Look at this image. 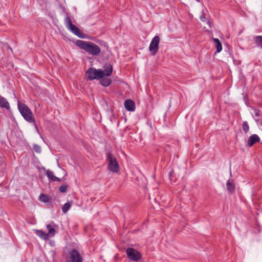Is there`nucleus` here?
<instances>
[{
	"label": "nucleus",
	"instance_id": "39448f33",
	"mask_svg": "<svg viewBox=\"0 0 262 262\" xmlns=\"http://www.w3.org/2000/svg\"><path fill=\"white\" fill-rule=\"evenodd\" d=\"M64 23L67 28L75 35L81 38H83L84 37L83 35L81 32L80 29L72 24L70 17L68 16H67L64 18Z\"/></svg>",
	"mask_w": 262,
	"mask_h": 262
},
{
	"label": "nucleus",
	"instance_id": "a211bd4d",
	"mask_svg": "<svg viewBox=\"0 0 262 262\" xmlns=\"http://www.w3.org/2000/svg\"><path fill=\"white\" fill-rule=\"evenodd\" d=\"M73 204V201H68V202L66 203L63 206L62 208V211L63 213H67L69 209L70 208L71 206H72Z\"/></svg>",
	"mask_w": 262,
	"mask_h": 262
},
{
	"label": "nucleus",
	"instance_id": "2f4dec72",
	"mask_svg": "<svg viewBox=\"0 0 262 262\" xmlns=\"http://www.w3.org/2000/svg\"><path fill=\"white\" fill-rule=\"evenodd\" d=\"M261 144H262V141H261Z\"/></svg>",
	"mask_w": 262,
	"mask_h": 262
},
{
	"label": "nucleus",
	"instance_id": "c756f323",
	"mask_svg": "<svg viewBox=\"0 0 262 262\" xmlns=\"http://www.w3.org/2000/svg\"><path fill=\"white\" fill-rule=\"evenodd\" d=\"M258 115H259V114H258V113H256L255 114V116H258Z\"/></svg>",
	"mask_w": 262,
	"mask_h": 262
},
{
	"label": "nucleus",
	"instance_id": "dca6fc26",
	"mask_svg": "<svg viewBox=\"0 0 262 262\" xmlns=\"http://www.w3.org/2000/svg\"><path fill=\"white\" fill-rule=\"evenodd\" d=\"M36 234L39 236L41 238L44 240H48L49 239L48 234L42 230H36L35 231Z\"/></svg>",
	"mask_w": 262,
	"mask_h": 262
},
{
	"label": "nucleus",
	"instance_id": "b1692460",
	"mask_svg": "<svg viewBox=\"0 0 262 262\" xmlns=\"http://www.w3.org/2000/svg\"><path fill=\"white\" fill-rule=\"evenodd\" d=\"M68 187V185H62L59 187V190L60 192L63 193L67 191Z\"/></svg>",
	"mask_w": 262,
	"mask_h": 262
},
{
	"label": "nucleus",
	"instance_id": "cd10ccee",
	"mask_svg": "<svg viewBox=\"0 0 262 262\" xmlns=\"http://www.w3.org/2000/svg\"><path fill=\"white\" fill-rule=\"evenodd\" d=\"M94 198H90V200H91L92 202H93V201H94Z\"/></svg>",
	"mask_w": 262,
	"mask_h": 262
},
{
	"label": "nucleus",
	"instance_id": "9d476101",
	"mask_svg": "<svg viewBox=\"0 0 262 262\" xmlns=\"http://www.w3.org/2000/svg\"><path fill=\"white\" fill-rule=\"evenodd\" d=\"M124 106L127 111L130 112L134 111L136 108L134 101L130 99H127L125 101Z\"/></svg>",
	"mask_w": 262,
	"mask_h": 262
},
{
	"label": "nucleus",
	"instance_id": "7ed1b4c3",
	"mask_svg": "<svg viewBox=\"0 0 262 262\" xmlns=\"http://www.w3.org/2000/svg\"><path fill=\"white\" fill-rule=\"evenodd\" d=\"M106 159L108 163V170L114 173H118L120 166L116 157L110 151L106 153Z\"/></svg>",
	"mask_w": 262,
	"mask_h": 262
},
{
	"label": "nucleus",
	"instance_id": "bb28decb",
	"mask_svg": "<svg viewBox=\"0 0 262 262\" xmlns=\"http://www.w3.org/2000/svg\"><path fill=\"white\" fill-rule=\"evenodd\" d=\"M39 196H48L43 193H40Z\"/></svg>",
	"mask_w": 262,
	"mask_h": 262
},
{
	"label": "nucleus",
	"instance_id": "1a4fd4ad",
	"mask_svg": "<svg viewBox=\"0 0 262 262\" xmlns=\"http://www.w3.org/2000/svg\"><path fill=\"white\" fill-rule=\"evenodd\" d=\"M259 141L260 138L256 134H253L249 137L247 140V145L249 147H251L255 143L259 142Z\"/></svg>",
	"mask_w": 262,
	"mask_h": 262
},
{
	"label": "nucleus",
	"instance_id": "a878e982",
	"mask_svg": "<svg viewBox=\"0 0 262 262\" xmlns=\"http://www.w3.org/2000/svg\"><path fill=\"white\" fill-rule=\"evenodd\" d=\"M200 19L202 21H206L207 20V18L205 17L204 15L202 14L200 16Z\"/></svg>",
	"mask_w": 262,
	"mask_h": 262
},
{
	"label": "nucleus",
	"instance_id": "7c9ffc66",
	"mask_svg": "<svg viewBox=\"0 0 262 262\" xmlns=\"http://www.w3.org/2000/svg\"><path fill=\"white\" fill-rule=\"evenodd\" d=\"M171 175H172V172H170L169 173V177H170Z\"/></svg>",
	"mask_w": 262,
	"mask_h": 262
},
{
	"label": "nucleus",
	"instance_id": "4468645a",
	"mask_svg": "<svg viewBox=\"0 0 262 262\" xmlns=\"http://www.w3.org/2000/svg\"><path fill=\"white\" fill-rule=\"evenodd\" d=\"M226 186L228 190L230 193V194H232V193L235 191V184L233 182V180H228L226 183Z\"/></svg>",
	"mask_w": 262,
	"mask_h": 262
},
{
	"label": "nucleus",
	"instance_id": "ddd939ff",
	"mask_svg": "<svg viewBox=\"0 0 262 262\" xmlns=\"http://www.w3.org/2000/svg\"><path fill=\"white\" fill-rule=\"evenodd\" d=\"M0 107L5 108L6 110H9L10 108V106L7 100L0 95Z\"/></svg>",
	"mask_w": 262,
	"mask_h": 262
},
{
	"label": "nucleus",
	"instance_id": "c85d7f7f",
	"mask_svg": "<svg viewBox=\"0 0 262 262\" xmlns=\"http://www.w3.org/2000/svg\"><path fill=\"white\" fill-rule=\"evenodd\" d=\"M154 201L156 202H157L158 201L157 200V198H154Z\"/></svg>",
	"mask_w": 262,
	"mask_h": 262
},
{
	"label": "nucleus",
	"instance_id": "20e7f679",
	"mask_svg": "<svg viewBox=\"0 0 262 262\" xmlns=\"http://www.w3.org/2000/svg\"><path fill=\"white\" fill-rule=\"evenodd\" d=\"M104 75L102 69H96L92 67L89 68L85 72V75L90 80L100 79L104 77Z\"/></svg>",
	"mask_w": 262,
	"mask_h": 262
},
{
	"label": "nucleus",
	"instance_id": "6e6552de",
	"mask_svg": "<svg viewBox=\"0 0 262 262\" xmlns=\"http://www.w3.org/2000/svg\"><path fill=\"white\" fill-rule=\"evenodd\" d=\"M160 38L158 36H155L149 45V50L152 55H155L158 52Z\"/></svg>",
	"mask_w": 262,
	"mask_h": 262
},
{
	"label": "nucleus",
	"instance_id": "2eb2a0df",
	"mask_svg": "<svg viewBox=\"0 0 262 262\" xmlns=\"http://www.w3.org/2000/svg\"><path fill=\"white\" fill-rule=\"evenodd\" d=\"M112 81L110 78H104V77L101 78L100 81V84L105 87L109 86L112 83Z\"/></svg>",
	"mask_w": 262,
	"mask_h": 262
},
{
	"label": "nucleus",
	"instance_id": "0eeeda50",
	"mask_svg": "<svg viewBox=\"0 0 262 262\" xmlns=\"http://www.w3.org/2000/svg\"><path fill=\"white\" fill-rule=\"evenodd\" d=\"M127 257L132 260L137 261L142 258V254L132 248H128L126 251Z\"/></svg>",
	"mask_w": 262,
	"mask_h": 262
},
{
	"label": "nucleus",
	"instance_id": "f3484780",
	"mask_svg": "<svg viewBox=\"0 0 262 262\" xmlns=\"http://www.w3.org/2000/svg\"><path fill=\"white\" fill-rule=\"evenodd\" d=\"M213 40L216 48V52L217 53L220 52L222 50V45L221 41L219 39L215 38L213 39Z\"/></svg>",
	"mask_w": 262,
	"mask_h": 262
},
{
	"label": "nucleus",
	"instance_id": "6ab92c4d",
	"mask_svg": "<svg viewBox=\"0 0 262 262\" xmlns=\"http://www.w3.org/2000/svg\"><path fill=\"white\" fill-rule=\"evenodd\" d=\"M254 40L256 46L262 48V36H256Z\"/></svg>",
	"mask_w": 262,
	"mask_h": 262
},
{
	"label": "nucleus",
	"instance_id": "423d86ee",
	"mask_svg": "<svg viewBox=\"0 0 262 262\" xmlns=\"http://www.w3.org/2000/svg\"><path fill=\"white\" fill-rule=\"evenodd\" d=\"M83 258L80 253L76 249H72L67 258V262H82Z\"/></svg>",
	"mask_w": 262,
	"mask_h": 262
},
{
	"label": "nucleus",
	"instance_id": "f257e3e1",
	"mask_svg": "<svg viewBox=\"0 0 262 262\" xmlns=\"http://www.w3.org/2000/svg\"><path fill=\"white\" fill-rule=\"evenodd\" d=\"M75 45L92 56H97L101 52L100 47L93 42L77 40Z\"/></svg>",
	"mask_w": 262,
	"mask_h": 262
},
{
	"label": "nucleus",
	"instance_id": "4be33fe9",
	"mask_svg": "<svg viewBox=\"0 0 262 262\" xmlns=\"http://www.w3.org/2000/svg\"><path fill=\"white\" fill-rule=\"evenodd\" d=\"M34 150L37 153H40L41 151V147L39 145L34 144L33 147Z\"/></svg>",
	"mask_w": 262,
	"mask_h": 262
},
{
	"label": "nucleus",
	"instance_id": "f8f14e48",
	"mask_svg": "<svg viewBox=\"0 0 262 262\" xmlns=\"http://www.w3.org/2000/svg\"><path fill=\"white\" fill-rule=\"evenodd\" d=\"M46 176H47L49 181H51V182H55V181L60 182L61 181L60 179L55 176L54 175L53 172L50 170H48L46 171Z\"/></svg>",
	"mask_w": 262,
	"mask_h": 262
},
{
	"label": "nucleus",
	"instance_id": "aec40b11",
	"mask_svg": "<svg viewBox=\"0 0 262 262\" xmlns=\"http://www.w3.org/2000/svg\"><path fill=\"white\" fill-rule=\"evenodd\" d=\"M47 228L48 230V232L47 233L48 234V237L54 236L55 234V230L54 229V228L52 227V226L50 225H47Z\"/></svg>",
	"mask_w": 262,
	"mask_h": 262
},
{
	"label": "nucleus",
	"instance_id": "5701e85b",
	"mask_svg": "<svg viewBox=\"0 0 262 262\" xmlns=\"http://www.w3.org/2000/svg\"><path fill=\"white\" fill-rule=\"evenodd\" d=\"M51 198H39V200L41 202L48 203L51 202Z\"/></svg>",
	"mask_w": 262,
	"mask_h": 262
},
{
	"label": "nucleus",
	"instance_id": "393cba45",
	"mask_svg": "<svg viewBox=\"0 0 262 262\" xmlns=\"http://www.w3.org/2000/svg\"><path fill=\"white\" fill-rule=\"evenodd\" d=\"M32 123L33 124V125H34V127H35V129H36V132H37L39 134H40V133H39V129H38V126H37V124H36V123L35 120L34 121V122H32Z\"/></svg>",
	"mask_w": 262,
	"mask_h": 262
},
{
	"label": "nucleus",
	"instance_id": "f03ea898",
	"mask_svg": "<svg viewBox=\"0 0 262 262\" xmlns=\"http://www.w3.org/2000/svg\"><path fill=\"white\" fill-rule=\"evenodd\" d=\"M18 108L21 116L24 117L26 121L29 123L34 122L35 118L33 116L31 110L25 104L18 102Z\"/></svg>",
	"mask_w": 262,
	"mask_h": 262
},
{
	"label": "nucleus",
	"instance_id": "9b49d317",
	"mask_svg": "<svg viewBox=\"0 0 262 262\" xmlns=\"http://www.w3.org/2000/svg\"><path fill=\"white\" fill-rule=\"evenodd\" d=\"M103 74L104 77L110 76L113 72V66L110 63H105L103 66Z\"/></svg>",
	"mask_w": 262,
	"mask_h": 262
},
{
	"label": "nucleus",
	"instance_id": "412c9836",
	"mask_svg": "<svg viewBox=\"0 0 262 262\" xmlns=\"http://www.w3.org/2000/svg\"><path fill=\"white\" fill-rule=\"evenodd\" d=\"M243 129L244 131V132L246 134L249 132V126L248 125V123L247 121H244L243 123Z\"/></svg>",
	"mask_w": 262,
	"mask_h": 262
}]
</instances>
